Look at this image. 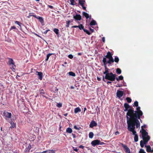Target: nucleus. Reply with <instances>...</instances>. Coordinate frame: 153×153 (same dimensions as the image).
<instances>
[{
	"instance_id": "nucleus-1",
	"label": "nucleus",
	"mask_w": 153,
	"mask_h": 153,
	"mask_svg": "<svg viewBox=\"0 0 153 153\" xmlns=\"http://www.w3.org/2000/svg\"><path fill=\"white\" fill-rule=\"evenodd\" d=\"M127 123L128 125V129L132 132L133 134L137 133L135 131V126L137 128H140V123L138 120V117H130L126 116Z\"/></svg>"
},
{
	"instance_id": "nucleus-2",
	"label": "nucleus",
	"mask_w": 153,
	"mask_h": 153,
	"mask_svg": "<svg viewBox=\"0 0 153 153\" xmlns=\"http://www.w3.org/2000/svg\"><path fill=\"white\" fill-rule=\"evenodd\" d=\"M137 111H134V110L129 109L127 113V116H129L130 117H138L139 120H140V116H142L143 113L140 110V107H138L137 108Z\"/></svg>"
},
{
	"instance_id": "nucleus-3",
	"label": "nucleus",
	"mask_w": 153,
	"mask_h": 153,
	"mask_svg": "<svg viewBox=\"0 0 153 153\" xmlns=\"http://www.w3.org/2000/svg\"><path fill=\"white\" fill-rule=\"evenodd\" d=\"M145 128V126H141V130L140 132L142 133V135L143 138V140L140 141V145L141 147L143 148L144 146V144H146L150 139V137L148 135V133L143 129V127Z\"/></svg>"
},
{
	"instance_id": "nucleus-4",
	"label": "nucleus",
	"mask_w": 153,
	"mask_h": 153,
	"mask_svg": "<svg viewBox=\"0 0 153 153\" xmlns=\"http://www.w3.org/2000/svg\"><path fill=\"white\" fill-rule=\"evenodd\" d=\"M104 58H105L106 59L107 58L109 59L108 61H106V64L108 63L109 64H111V63L114 62V59L112 56V55L110 52H107V55L105 56V57Z\"/></svg>"
},
{
	"instance_id": "nucleus-5",
	"label": "nucleus",
	"mask_w": 153,
	"mask_h": 153,
	"mask_svg": "<svg viewBox=\"0 0 153 153\" xmlns=\"http://www.w3.org/2000/svg\"><path fill=\"white\" fill-rule=\"evenodd\" d=\"M116 76V75L115 74L110 73L109 74L105 75V78L111 81H114L115 79Z\"/></svg>"
},
{
	"instance_id": "nucleus-6",
	"label": "nucleus",
	"mask_w": 153,
	"mask_h": 153,
	"mask_svg": "<svg viewBox=\"0 0 153 153\" xmlns=\"http://www.w3.org/2000/svg\"><path fill=\"white\" fill-rule=\"evenodd\" d=\"M102 62L104 63L105 68V71L104 72L103 74H105V75L109 74L110 73H109V69L107 68L106 66V59L105 58H103Z\"/></svg>"
},
{
	"instance_id": "nucleus-7",
	"label": "nucleus",
	"mask_w": 153,
	"mask_h": 153,
	"mask_svg": "<svg viewBox=\"0 0 153 153\" xmlns=\"http://www.w3.org/2000/svg\"><path fill=\"white\" fill-rule=\"evenodd\" d=\"M9 64L12 66L11 69L12 70L15 69V65H14V62L13 59L11 58H9L8 61Z\"/></svg>"
},
{
	"instance_id": "nucleus-8",
	"label": "nucleus",
	"mask_w": 153,
	"mask_h": 153,
	"mask_svg": "<svg viewBox=\"0 0 153 153\" xmlns=\"http://www.w3.org/2000/svg\"><path fill=\"white\" fill-rule=\"evenodd\" d=\"M123 91L119 90H117L116 93L117 96L119 99L120 98L123 96Z\"/></svg>"
},
{
	"instance_id": "nucleus-9",
	"label": "nucleus",
	"mask_w": 153,
	"mask_h": 153,
	"mask_svg": "<svg viewBox=\"0 0 153 153\" xmlns=\"http://www.w3.org/2000/svg\"><path fill=\"white\" fill-rule=\"evenodd\" d=\"M4 116L6 117L10 118L11 117V113L8 112L7 111H4L3 113Z\"/></svg>"
},
{
	"instance_id": "nucleus-10",
	"label": "nucleus",
	"mask_w": 153,
	"mask_h": 153,
	"mask_svg": "<svg viewBox=\"0 0 153 153\" xmlns=\"http://www.w3.org/2000/svg\"><path fill=\"white\" fill-rule=\"evenodd\" d=\"M99 140H96L92 141L91 142V144L93 146H94L96 145H99Z\"/></svg>"
},
{
	"instance_id": "nucleus-11",
	"label": "nucleus",
	"mask_w": 153,
	"mask_h": 153,
	"mask_svg": "<svg viewBox=\"0 0 153 153\" xmlns=\"http://www.w3.org/2000/svg\"><path fill=\"white\" fill-rule=\"evenodd\" d=\"M122 145L123 147L125 149V151L126 153H131L130 151V149L128 148L127 146L125 145H124L123 144H122Z\"/></svg>"
},
{
	"instance_id": "nucleus-12",
	"label": "nucleus",
	"mask_w": 153,
	"mask_h": 153,
	"mask_svg": "<svg viewBox=\"0 0 153 153\" xmlns=\"http://www.w3.org/2000/svg\"><path fill=\"white\" fill-rule=\"evenodd\" d=\"M74 18L77 20H80L81 19V16L80 15L76 14L74 16Z\"/></svg>"
},
{
	"instance_id": "nucleus-13",
	"label": "nucleus",
	"mask_w": 153,
	"mask_h": 153,
	"mask_svg": "<svg viewBox=\"0 0 153 153\" xmlns=\"http://www.w3.org/2000/svg\"><path fill=\"white\" fill-rule=\"evenodd\" d=\"M97 126V123L94 121H92L90 124V127L92 128L94 126Z\"/></svg>"
},
{
	"instance_id": "nucleus-14",
	"label": "nucleus",
	"mask_w": 153,
	"mask_h": 153,
	"mask_svg": "<svg viewBox=\"0 0 153 153\" xmlns=\"http://www.w3.org/2000/svg\"><path fill=\"white\" fill-rule=\"evenodd\" d=\"M36 73H37V75L39 76V78L40 80H42V73L41 72L36 71Z\"/></svg>"
},
{
	"instance_id": "nucleus-15",
	"label": "nucleus",
	"mask_w": 153,
	"mask_h": 153,
	"mask_svg": "<svg viewBox=\"0 0 153 153\" xmlns=\"http://www.w3.org/2000/svg\"><path fill=\"white\" fill-rule=\"evenodd\" d=\"M41 153H55V151L53 150H49L43 151Z\"/></svg>"
},
{
	"instance_id": "nucleus-16",
	"label": "nucleus",
	"mask_w": 153,
	"mask_h": 153,
	"mask_svg": "<svg viewBox=\"0 0 153 153\" xmlns=\"http://www.w3.org/2000/svg\"><path fill=\"white\" fill-rule=\"evenodd\" d=\"M145 147L146 148V151L148 152H151V149L150 146L149 145H145Z\"/></svg>"
},
{
	"instance_id": "nucleus-17",
	"label": "nucleus",
	"mask_w": 153,
	"mask_h": 153,
	"mask_svg": "<svg viewBox=\"0 0 153 153\" xmlns=\"http://www.w3.org/2000/svg\"><path fill=\"white\" fill-rule=\"evenodd\" d=\"M81 111V110L79 107H77L75 108L74 112L76 114L78 112H80Z\"/></svg>"
},
{
	"instance_id": "nucleus-18",
	"label": "nucleus",
	"mask_w": 153,
	"mask_h": 153,
	"mask_svg": "<svg viewBox=\"0 0 153 153\" xmlns=\"http://www.w3.org/2000/svg\"><path fill=\"white\" fill-rule=\"evenodd\" d=\"M82 14L84 16L86 19H88V18H90V19H91V16L89 17V14L85 12H83L82 13Z\"/></svg>"
},
{
	"instance_id": "nucleus-19",
	"label": "nucleus",
	"mask_w": 153,
	"mask_h": 153,
	"mask_svg": "<svg viewBox=\"0 0 153 153\" xmlns=\"http://www.w3.org/2000/svg\"><path fill=\"white\" fill-rule=\"evenodd\" d=\"M79 4L81 6H83L85 3V1L84 0H79Z\"/></svg>"
},
{
	"instance_id": "nucleus-20",
	"label": "nucleus",
	"mask_w": 153,
	"mask_h": 153,
	"mask_svg": "<svg viewBox=\"0 0 153 153\" xmlns=\"http://www.w3.org/2000/svg\"><path fill=\"white\" fill-rule=\"evenodd\" d=\"M134 135V141L135 142H137L138 140V136L135 133V134H133Z\"/></svg>"
},
{
	"instance_id": "nucleus-21",
	"label": "nucleus",
	"mask_w": 153,
	"mask_h": 153,
	"mask_svg": "<svg viewBox=\"0 0 153 153\" xmlns=\"http://www.w3.org/2000/svg\"><path fill=\"white\" fill-rule=\"evenodd\" d=\"M10 124L11 125V126L10 127V128H14L15 127V124L14 122H11L10 123Z\"/></svg>"
},
{
	"instance_id": "nucleus-22",
	"label": "nucleus",
	"mask_w": 153,
	"mask_h": 153,
	"mask_svg": "<svg viewBox=\"0 0 153 153\" xmlns=\"http://www.w3.org/2000/svg\"><path fill=\"white\" fill-rule=\"evenodd\" d=\"M66 131L67 132L69 133H71L72 131V129L69 128H68L66 129Z\"/></svg>"
},
{
	"instance_id": "nucleus-23",
	"label": "nucleus",
	"mask_w": 153,
	"mask_h": 153,
	"mask_svg": "<svg viewBox=\"0 0 153 153\" xmlns=\"http://www.w3.org/2000/svg\"><path fill=\"white\" fill-rule=\"evenodd\" d=\"M68 74L69 75L72 76H76V74H75V73H74L73 72H72V71L69 72L68 73Z\"/></svg>"
},
{
	"instance_id": "nucleus-24",
	"label": "nucleus",
	"mask_w": 153,
	"mask_h": 153,
	"mask_svg": "<svg viewBox=\"0 0 153 153\" xmlns=\"http://www.w3.org/2000/svg\"><path fill=\"white\" fill-rule=\"evenodd\" d=\"M119 59L118 57L115 56V57L114 59V61L118 63L119 61Z\"/></svg>"
},
{
	"instance_id": "nucleus-25",
	"label": "nucleus",
	"mask_w": 153,
	"mask_h": 153,
	"mask_svg": "<svg viewBox=\"0 0 153 153\" xmlns=\"http://www.w3.org/2000/svg\"><path fill=\"white\" fill-rule=\"evenodd\" d=\"M94 136V134L92 132H90L89 134V137L90 138H92Z\"/></svg>"
},
{
	"instance_id": "nucleus-26",
	"label": "nucleus",
	"mask_w": 153,
	"mask_h": 153,
	"mask_svg": "<svg viewBox=\"0 0 153 153\" xmlns=\"http://www.w3.org/2000/svg\"><path fill=\"white\" fill-rule=\"evenodd\" d=\"M123 79V77L122 76H120L118 78H116V80L117 81H118L119 80H122Z\"/></svg>"
},
{
	"instance_id": "nucleus-27",
	"label": "nucleus",
	"mask_w": 153,
	"mask_h": 153,
	"mask_svg": "<svg viewBox=\"0 0 153 153\" xmlns=\"http://www.w3.org/2000/svg\"><path fill=\"white\" fill-rule=\"evenodd\" d=\"M53 31L56 34V35L59 34V30L58 29L55 28L53 30Z\"/></svg>"
},
{
	"instance_id": "nucleus-28",
	"label": "nucleus",
	"mask_w": 153,
	"mask_h": 153,
	"mask_svg": "<svg viewBox=\"0 0 153 153\" xmlns=\"http://www.w3.org/2000/svg\"><path fill=\"white\" fill-rule=\"evenodd\" d=\"M124 107L125 108H130V106L127 103H125L124 104Z\"/></svg>"
},
{
	"instance_id": "nucleus-29",
	"label": "nucleus",
	"mask_w": 153,
	"mask_h": 153,
	"mask_svg": "<svg viewBox=\"0 0 153 153\" xmlns=\"http://www.w3.org/2000/svg\"><path fill=\"white\" fill-rule=\"evenodd\" d=\"M96 23L95 21L93 20L90 23V25H96Z\"/></svg>"
},
{
	"instance_id": "nucleus-30",
	"label": "nucleus",
	"mask_w": 153,
	"mask_h": 153,
	"mask_svg": "<svg viewBox=\"0 0 153 153\" xmlns=\"http://www.w3.org/2000/svg\"><path fill=\"white\" fill-rule=\"evenodd\" d=\"M116 72L118 74H120L121 73V71L120 68H117L116 70Z\"/></svg>"
},
{
	"instance_id": "nucleus-31",
	"label": "nucleus",
	"mask_w": 153,
	"mask_h": 153,
	"mask_svg": "<svg viewBox=\"0 0 153 153\" xmlns=\"http://www.w3.org/2000/svg\"><path fill=\"white\" fill-rule=\"evenodd\" d=\"M39 91L40 92V94L43 95V94H45V92L44 91V90L43 89H41L39 90Z\"/></svg>"
},
{
	"instance_id": "nucleus-32",
	"label": "nucleus",
	"mask_w": 153,
	"mask_h": 153,
	"mask_svg": "<svg viewBox=\"0 0 153 153\" xmlns=\"http://www.w3.org/2000/svg\"><path fill=\"white\" fill-rule=\"evenodd\" d=\"M37 19H38L39 20V21L40 22H41L42 23L43 22V19L42 18V17H40V16H39L38 17Z\"/></svg>"
},
{
	"instance_id": "nucleus-33",
	"label": "nucleus",
	"mask_w": 153,
	"mask_h": 153,
	"mask_svg": "<svg viewBox=\"0 0 153 153\" xmlns=\"http://www.w3.org/2000/svg\"><path fill=\"white\" fill-rule=\"evenodd\" d=\"M78 27H79L80 30H83V29H84L83 26L82 24H80L79 25H78Z\"/></svg>"
},
{
	"instance_id": "nucleus-34",
	"label": "nucleus",
	"mask_w": 153,
	"mask_h": 153,
	"mask_svg": "<svg viewBox=\"0 0 153 153\" xmlns=\"http://www.w3.org/2000/svg\"><path fill=\"white\" fill-rule=\"evenodd\" d=\"M52 53H49L48 54L47 56L46 59V61H48L49 58L50 56L52 55Z\"/></svg>"
},
{
	"instance_id": "nucleus-35",
	"label": "nucleus",
	"mask_w": 153,
	"mask_h": 153,
	"mask_svg": "<svg viewBox=\"0 0 153 153\" xmlns=\"http://www.w3.org/2000/svg\"><path fill=\"white\" fill-rule=\"evenodd\" d=\"M126 100H127V101L128 102L130 103V102H131V99L130 98H129V97H127L126 98Z\"/></svg>"
},
{
	"instance_id": "nucleus-36",
	"label": "nucleus",
	"mask_w": 153,
	"mask_h": 153,
	"mask_svg": "<svg viewBox=\"0 0 153 153\" xmlns=\"http://www.w3.org/2000/svg\"><path fill=\"white\" fill-rule=\"evenodd\" d=\"M56 106L58 108H60L62 106V104L61 103H57Z\"/></svg>"
},
{
	"instance_id": "nucleus-37",
	"label": "nucleus",
	"mask_w": 153,
	"mask_h": 153,
	"mask_svg": "<svg viewBox=\"0 0 153 153\" xmlns=\"http://www.w3.org/2000/svg\"><path fill=\"white\" fill-rule=\"evenodd\" d=\"M70 22V21L69 20L66 21V27H69Z\"/></svg>"
},
{
	"instance_id": "nucleus-38",
	"label": "nucleus",
	"mask_w": 153,
	"mask_h": 153,
	"mask_svg": "<svg viewBox=\"0 0 153 153\" xmlns=\"http://www.w3.org/2000/svg\"><path fill=\"white\" fill-rule=\"evenodd\" d=\"M15 23L19 25L20 27H21V25L22 24L20 22L18 21H15Z\"/></svg>"
},
{
	"instance_id": "nucleus-39",
	"label": "nucleus",
	"mask_w": 153,
	"mask_h": 153,
	"mask_svg": "<svg viewBox=\"0 0 153 153\" xmlns=\"http://www.w3.org/2000/svg\"><path fill=\"white\" fill-rule=\"evenodd\" d=\"M83 30L85 32H86L87 34L88 35H90V33L88 30L85 29H84Z\"/></svg>"
},
{
	"instance_id": "nucleus-40",
	"label": "nucleus",
	"mask_w": 153,
	"mask_h": 153,
	"mask_svg": "<svg viewBox=\"0 0 153 153\" xmlns=\"http://www.w3.org/2000/svg\"><path fill=\"white\" fill-rule=\"evenodd\" d=\"M71 2L70 4L72 5H76V3L74 1V0H73V3H72V1H70Z\"/></svg>"
},
{
	"instance_id": "nucleus-41",
	"label": "nucleus",
	"mask_w": 153,
	"mask_h": 153,
	"mask_svg": "<svg viewBox=\"0 0 153 153\" xmlns=\"http://www.w3.org/2000/svg\"><path fill=\"white\" fill-rule=\"evenodd\" d=\"M134 105L136 106H138V102L137 101H135L134 102Z\"/></svg>"
},
{
	"instance_id": "nucleus-42",
	"label": "nucleus",
	"mask_w": 153,
	"mask_h": 153,
	"mask_svg": "<svg viewBox=\"0 0 153 153\" xmlns=\"http://www.w3.org/2000/svg\"><path fill=\"white\" fill-rule=\"evenodd\" d=\"M140 153H146L143 149H141L140 151Z\"/></svg>"
},
{
	"instance_id": "nucleus-43",
	"label": "nucleus",
	"mask_w": 153,
	"mask_h": 153,
	"mask_svg": "<svg viewBox=\"0 0 153 153\" xmlns=\"http://www.w3.org/2000/svg\"><path fill=\"white\" fill-rule=\"evenodd\" d=\"M68 57L70 58V59H72L73 58V56L71 54H70L68 56Z\"/></svg>"
},
{
	"instance_id": "nucleus-44",
	"label": "nucleus",
	"mask_w": 153,
	"mask_h": 153,
	"mask_svg": "<svg viewBox=\"0 0 153 153\" xmlns=\"http://www.w3.org/2000/svg\"><path fill=\"white\" fill-rule=\"evenodd\" d=\"M73 149L76 152H77V151H78V150L79 149H77L76 148H75V147H73Z\"/></svg>"
},
{
	"instance_id": "nucleus-45",
	"label": "nucleus",
	"mask_w": 153,
	"mask_h": 153,
	"mask_svg": "<svg viewBox=\"0 0 153 153\" xmlns=\"http://www.w3.org/2000/svg\"><path fill=\"white\" fill-rule=\"evenodd\" d=\"M105 144V143H104L103 142H101L100 141V142L99 143V145H102Z\"/></svg>"
},
{
	"instance_id": "nucleus-46",
	"label": "nucleus",
	"mask_w": 153,
	"mask_h": 153,
	"mask_svg": "<svg viewBox=\"0 0 153 153\" xmlns=\"http://www.w3.org/2000/svg\"><path fill=\"white\" fill-rule=\"evenodd\" d=\"M16 29V27L14 26H13L10 29V30H12V29Z\"/></svg>"
},
{
	"instance_id": "nucleus-47",
	"label": "nucleus",
	"mask_w": 153,
	"mask_h": 153,
	"mask_svg": "<svg viewBox=\"0 0 153 153\" xmlns=\"http://www.w3.org/2000/svg\"><path fill=\"white\" fill-rule=\"evenodd\" d=\"M102 42H105V38L104 37H103L102 38Z\"/></svg>"
},
{
	"instance_id": "nucleus-48",
	"label": "nucleus",
	"mask_w": 153,
	"mask_h": 153,
	"mask_svg": "<svg viewBox=\"0 0 153 153\" xmlns=\"http://www.w3.org/2000/svg\"><path fill=\"white\" fill-rule=\"evenodd\" d=\"M74 128L75 129H77V130H79V128H78L76 126H74Z\"/></svg>"
},
{
	"instance_id": "nucleus-49",
	"label": "nucleus",
	"mask_w": 153,
	"mask_h": 153,
	"mask_svg": "<svg viewBox=\"0 0 153 153\" xmlns=\"http://www.w3.org/2000/svg\"><path fill=\"white\" fill-rule=\"evenodd\" d=\"M79 147L80 148H82V149H83L84 148V146H82V145H80V146H79Z\"/></svg>"
},
{
	"instance_id": "nucleus-50",
	"label": "nucleus",
	"mask_w": 153,
	"mask_h": 153,
	"mask_svg": "<svg viewBox=\"0 0 153 153\" xmlns=\"http://www.w3.org/2000/svg\"><path fill=\"white\" fill-rule=\"evenodd\" d=\"M48 6L50 8L52 9L53 8V6L51 5H49Z\"/></svg>"
},
{
	"instance_id": "nucleus-51",
	"label": "nucleus",
	"mask_w": 153,
	"mask_h": 153,
	"mask_svg": "<svg viewBox=\"0 0 153 153\" xmlns=\"http://www.w3.org/2000/svg\"><path fill=\"white\" fill-rule=\"evenodd\" d=\"M119 134V132L118 131H117L115 132V134L116 135H117V134Z\"/></svg>"
},
{
	"instance_id": "nucleus-52",
	"label": "nucleus",
	"mask_w": 153,
	"mask_h": 153,
	"mask_svg": "<svg viewBox=\"0 0 153 153\" xmlns=\"http://www.w3.org/2000/svg\"><path fill=\"white\" fill-rule=\"evenodd\" d=\"M90 30L91 31V32H94V29H92V28H90Z\"/></svg>"
},
{
	"instance_id": "nucleus-53",
	"label": "nucleus",
	"mask_w": 153,
	"mask_h": 153,
	"mask_svg": "<svg viewBox=\"0 0 153 153\" xmlns=\"http://www.w3.org/2000/svg\"><path fill=\"white\" fill-rule=\"evenodd\" d=\"M72 136L74 138H75L76 137V135L75 134H72Z\"/></svg>"
},
{
	"instance_id": "nucleus-54",
	"label": "nucleus",
	"mask_w": 153,
	"mask_h": 153,
	"mask_svg": "<svg viewBox=\"0 0 153 153\" xmlns=\"http://www.w3.org/2000/svg\"><path fill=\"white\" fill-rule=\"evenodd\" d=\"M82 6L83 7V9L84 10H85L86 9V7L84 6V5H83V6Z\"/></svg>"
},
{
	"instance_id": "nucleus-55",
	"label": "nucleus",
	"mask_w": 153,
	"mask_h": 153,
	"mask_svg": "<svg viewBox=\"0 0 153 153\" xmlns=\"http://www.w3.org/2000/svg\"><path fill=\"white\" fill-rule=\"evenodd\" d=\"M74 27V28H76V27H78V26H74L72 27Z\"/></svg>"
},
{
	"instance_id": "nucleus-56",
	"label": "nucleus",
	"mask_w": 153,
	"mask_h": 153,
	"mask_svg": "<svg viewBox=\"0 0 153 153\" xmlns=\"http://www.w3.org/2000/svg\"><path fill=\"white\" fill-rule=\"evenodd\" d=\"M97 79L98 80V81H100L101 80V78L99 77H97Z\"/></svg>"
},
{
	"instance_id": "nucleus-57",
	"label": "nucleus",
	"mask_w": 153,
	"mask_h": 153,
	"mask_svg": "<svg viewBox=\"0 0 153 153\" xmlns=\"http://www.w3.org/2000/svg\"><path fill=\"white\" fill-rule=\"evenodd\" d=\"M31 13L29 14V16H28V18H29L30 16H33L32 15H31Z\"/></svg>"
},
{
	"instance_id": "nucleus-58",
	"label": "nucleus",
	"mask_w": 153,
	"mask_h": 153,
	"mask_svg": "<svg viewBox=\"0 0 153 153\" xmlns=\"http://www.w3.org/2000/svg\"><path fill=\"white\" fill-rule=\"evenodd\" d=\"M48 30H46L44 32V33H45V34H46L47 32H48Z\"/></svg>"
},
{
	"instance_id": "nucleus-59",
	"label": "nucleus",
	"mask_w": 153,
	"mask_h": 153,
	"mask_svg": "<svg viewBox=\"0 0 153 153\" xmlns=\"http://www.w3.org/2000/svg\"><path fill=\"white\" fill-rule=\"evenodd\" d=\"M81 54H82V53H78V55L80 56V55H81Z\"/></svg>"
},
{
	"instance_id": "nucleus-60",
	"label": "nucleus",
	"mask_w": 153,
	"mask_h": 153,
	"mask_svg": "<svg viewBox=\"0 0 153 153\" xmlns=\"http://www.w3.org/2000/svg\"><path fill=\"white\" fill-rule=\"evenodd\" d=\"M71 88L72 89H74V87L73 86H71Z\"/></svg>"
},
{
	"instance_id": "nucleus-61",
	"label": "nucleus",
	"mask_w": 153,
	"mask_h": 153,
	"mask_svg": "<svg viewBox=\"0 0 153 153\" xmlns=\"http://www.w3.org/2000/svg\"><path fill=\"white\" fill-rule=\"evenodd\" d=\"M33 16H34V17H35V18H37H37H38V17H36V16H35V15H33Z\"/></svg>"
},
{
	"instance_id": "nucleus-62",
	"label": "nucleus",
	"mask_w": 153,
	"mask_h": 153,
	"mask_svg": "<svg viewBox=\"0 0 153 153\" xmlns=\"http://www.w3.org/2000/svg\"><path fill=\"white\" fill-rule=\"evenodd\" d=\"M111 81H108L107 82V84H109V83H111Z\"/></svg>"
},
{
	"instance_id": "nucleus-63",
	"label": "nucleus",
	"mask_w": 153,
	"mask_h": 153,
	"mask_svg": "<svg viewBox=\"0 0 153 153\" xmlns=\"http://www.w3.org/2000/svg\"><path fill=\"white\" fill-rule=\"evenodd\" d=\"M58 91V89H57V88H56L55 90V91H56V92H57Z\"/></svg>"
},
{
	"instance_id": "nucleus-64",
	"label": "nucleus",
	"mask_w": 153,
	"mask_h": 153,
	"mask_svg": "<svg viewBox=\"0 0 153 153\" xmlns=\"http://www.w3.org/2000/svg\"><path fill=\"white\" fill-rule=\"evenodd\" d=\"M67 115H68V114H67V113L65 114H64V115L65 116H67Z\"/></svg>"
}]
</instances>
